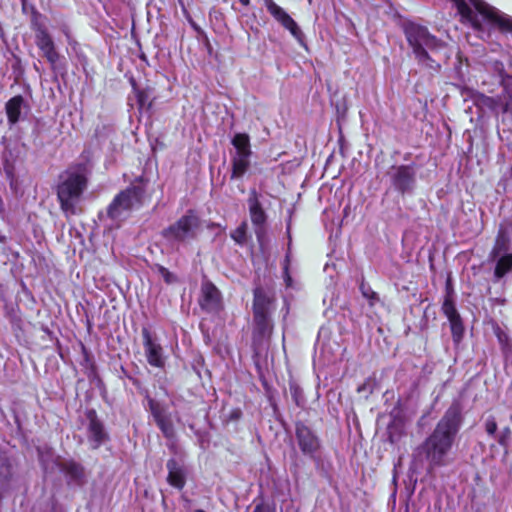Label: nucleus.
Masks as SVG:
<instances>
[{"label": "nucleus", "instance_id": "1", "mask_svg": "<svg viewBox=\"0 0 512 512\" xmlns=\"http://www.w3.org/2000/svg\"><path fill=\"white\" fill-rule=\"evenodd\" d=\"M463 422L462 407L454 402L437 423L432 434L425 440L423 450L431 467L444 466Z\"/></svg>", "mask_w": 512, "mask_h": 512}, {"label": "nucleus", "instance_id": "2", "mask_svg": "<svg viewBox=\"0 0 512 512\" xmlns=\"http://www.w3.org/2000/svg\"><path fill=\"white\" fill-rule=\"evenodd\" d=\"M457 7L463 23L479 33L489 34L491 29L512 32V17L482 0H451Z\"/></svg>", "mask_w": 512, "mask_h": 512}, {"label": "nucleus", "instance_id": "3", "mask_svg": "<svg viewBox=\"0 0 512 512\" xmlns=\"http://www.w3.org/2000/svg\"><path fill=\"white\" fill-rule=\"evenodd\" d=\"M404 34L420 65L433 70L440 68V64L432 58L429 52L444 59L450 57L447 44L431 34L426 26L415 22H408L404 25Z\"/></svg>", "mask_w": 512, "mask_h": 512}, {"label": "nucleus", "instance_id": "4", "mask_svg": "<svg viewBox=\"0 0 512 512\" xmlns=\"http://www.w3.org/2000/svg\"><path fill=\"white\" fill-rule=\"evenodd\" d=\"M87 186V179L79 168H69L61 174L57 186V198L66 217L79 212V203Z\"/></svg>", "mask_w": 512, "mask_h": 512}, {"label": "nucleus", "instance_id": "5", "mask_svg": "<svg viewBox=\"0 0 512 512\" xmlns=\"http://www.w3.org/2000/svg\"><path fill=\"white\" fill-rule=\"evenodd\" d=\"M146 185L147 183L143 178H136L130 186L115 196L108 206V216L115 221H121L133 209L139 208L143 203Z\"/></svg>", "mask_w": 512, "mask_h": 512}, {"label": "nucleus", "instance_id": "6", "mask_svg": "<svg viewBox=\"0 0 512 512\" xmlns=\"http://www.w3.org/2000/svg\"><path fill=\"white\" fill-rule=\"evenodd\" d=\"M199 228V217L195 212L189 210L174 224L166 228L163 231V236L171 242L186 243L196 238Z\"/></svg>", "mask_w": 512, "mask_h": 512}, {"label": "nucleus", "instance_id": "7", "mask_svg": "<svg viewBox=\"0 0 512 512\" xmlns=\"http://www.w3.org/2000/svg\"><path fill=\"white\" fill-rule=\"evenodd\" d=\"M489 259L495 263L494 278L500 280L512 271V252H510V238L500 230L495 240Z\"/></svg>", "mask_w": 512, "mask_h": 512}, {"label": "nucleus", "instance_id": "8", "mask_svg": "<svg viewBox=\"0 0 512 512\" xmlns=\"http://www.w3.org/2000/svg\"><path fill=\"white\" fill-rule=\"evenodd\" d=\"M32 30L35 32V43L42 55L51 65L53 70L57 69L60 60V54L56 49L54 40L49 33L47 27L40 21V15H35L31 22Z\"/></svg>", "mask_w": 512, "mask_h": 512}, {"label": "nucleus", "instance_id": "9", "mask_svg": "<svg viewBox=\"0 0 512 512\" xmlns=\"http://www.w3.org/2000/svg\"><path fill=\"white\" fill-rule=\"evenodd\" d=\"M295 440L301 453L312 460L320 457L321 441L315 431L302 422L295 424Z\"/></svg>", "mask_w": 512, "mask_h": 512}, {"label": "nucleus", "instance_id": "10", "mask_svg": "<svg viewBox=\"0 0 512 512\" xmlns=\"http://www.w3.org/2000/svg\"><path fill=\"white\" fill-rule=\"evenodd\" d=\"M392 187L399 193H411L416 186L414 165H395L388 172Z\"/></svg>", "mask_w": 512, "mask_h": 512}, {"label": "nucleus", "instance_id": "11", "mask_svg": "<svg viewBox=\"0 0 512 512\" xmlns=\"http://www.w3.org/2000/svg\"><path fill=\"white\" fill-rule=\"evenodd\" d=\"M147 402L149 411L164 437L169 440L173 439L175 437V429L172 414L169 412L168 407L151 397H147Z\"/></svg>", "mask_w": 512, "mask_h": 512}, {"label": "nucleus", "instance_id": "12", "mask_svg": "<svg viewBox=\"0 0 512 512\" xmlns=\"http://www.w3.org/2000/svg\"><path fill=\"white\" fill-rule=\"evenodd\" d=\"M247 204L254 232L260 241L266 232L267 214L260 202V194L255 189L250 190Z\"/></svg>", "mask_w": 512, "mask_h": 512}, {"label": "nucleus", "instance_id": "13", "mask_svg": "<svg viewBox=\"0 0 512 512\" xmlns=\"http://www.w3.org/2000/svg\"><path fill=\"white\" fill-rule=\"evenodd\" d=\"M145 357L149 365L156 368H163L165 365L164 350L150 330L144 327L141 331Z\"/></svg>", "mask_w": 512, "mask_h": 512}, {"label": "nucleus", "instance_id": "14", "mask_svg": "<svg viewBox=\"0 0 512 512\" xmlns=\"http://www.w3.org/2000/svg\"><path fill=\"white\" fill-rule=\"evenodd\" d=\"M264 4L267 11L273 16V18L287 29L296 40L302 42L303 33L301 29L283 8L273 0H264Z\"/></svg>", "mask_w": 512, "mask_h": 512}, {"label": "nucleus", "instance_id": "15", "mask_svg": "<svg viewBox=\"0 0 512 512\" xmlns=\"http://www.w3.org/2000/svg\"><path fill=\"white\" fill-rule=\"evenodd\" d=\"M199 304L206 312L216 313L220 311L222 308L221 294L213 283L209 281L202 283Z\"/></svg>", "mask_w": 512, "mask_h": 512}, {"label": "nucleus", "instance_id": "16", "mask_svg": "<svg viewBox=\"0 0 512 512\" xmlns=\"http://www.w3.org/2000/svg\"><path fill=\"white\" fill-rule=\"evenodd\" d=\"M86 416L89 420L88 440L91 443L92 448L97 449L106 440L107 434L94 410H89Z\"/></svg>", "mask_w": 512, "mask_h": 512}, {"label": "nucleus", "instance_id": "17", "mask_svg": "<svg viewBox=\"0 0 512 512\" xmlns=\"http://www.w3.org/2000/svg\"><path fill=\"white\" fill-rule=\"evenodd\" d=\"M25 100L21 95H16L8 100L5 110L10 125H14L22 118L23 110L26 109Z\"/></svg>", "mask_w": 512, "mask_h": 512}, {"label": "nucleus", "instance_id": "18", "mask_svg": "<svg viewBox=\"0 0 512 512\" xmlns=\"http://www.w3.org/2000/svg\"><path fill=\"white\" fill-rule=\"evenodd\" d=\"M272 331L270 314H254V341L268 338Z\"/></svg>", "mask_w": 512, "mask_h": 512}, {"label": "nucleus", "instance_id": "19", "mask_svg": "<svg viewBox=\"0 0 512 512\" xmlns=\"http://www.w3.org/2000/svg\"><path fill=\"white\" fill-rule=\"evenodd\" d=\"M252 154H231V179H240L250 168Z\"/></svg>", "mask_w": 512, "mask_h": 512}, {"label": "nucleus", "instance_id": "20", "mask_svg": "<svg viewBox=\"0 0 512 512\" xmlns=\"http://www.w3.org/2000/svg\"><path fill=\"white\" fill-rule=\"evenodd\" d=\"M168 477L167 480L170 485L175 488L182 489L185 485V472L175 459H170L167 462Z\"/></svg>", "mask_w": 512, "mask_h": 512}, {"label": "nucleus", "instance_id": "21", "mask_svg": "<svg viewBox=\"0 0 512 512\" xmlns=\"http://www.w3.org/2000/svg\"><path fill=\"white\" fill-rule=\"evenodd\" d=\"M270 299L265 291L257 287L254 289L253 313L254 314H270Z\"/></svg>", "mask_w": 512, "mask_h": 512}, {"label": "nucleus", "instance_id": "22", "mask_svg": "<svg viewBox=\"0 0 512 512\" xmlns=\"http://www.w3.org/2000/svg\"><path fill=\"white\" fill-rule=\"evenodd\" d=\"M231 144L234 147V152H231V154H252L250 137L246 133H236L231 140Z\"/></svg>", "mask_w": 512, "mask_h": 512}, {"label": "nucleus", "instance_id": "23", "mask_svg": "<svg viewBox=\"0 0 512 512\" xmlns=\"http://www.w3.org/2000/svg\"><path fill=\"white\" fill-rule=\"evenodd\" d=\"M64 472L70 481L80 484L84 478V470L80 464L75 462H67L63 467Z\"/></svg>", "mask_w": 512, "mask_h": 512}, {"label": "nucleus", "instance_id": "24", "mask_svg": "<svg viewBox=\"0 0 512 512\" xmlns=\"http://www.w3.org/2000/svg\"><path fill=\"white\" fill-rule=\"evenodd\" d=\"M442 311L449 321L460 317L453 300L449 296L443 302Z\"/></svg>", "mask_w": 512, "mask_h": 512}, {"label": "nucleus", "instance_id": "25", "mask_svg": "<svg viewBox=\"0 0 512 512\" xmlns=\"http://www.w3.org/2000/svg\"><path fill=\"white\" fill-rule=\"evenodd\" d=\"M454 342H459L464 333L461 317L449 321Z\"/></svg>", "mask_w": 512, "mask_h": 512}, {"label": "nucleus", "instance_id": "26", "mask_svg": "<svg viewBox=\"0 0 512 512\" xmlns=\"http://www.w3.org/2000/svg\"><path fill=\"white\" fill-rule=\"evenodd\" d=\"M360 290L362 295L370 301V305H374L377 301H379L378 294L364 283L360 285Z\"/></svg>", "mask_w": 512, "mask_h": 512}, {"label": "nucleus", "instance_id": "27", "mask_svg": "<svg viewBox=\"0 0 512 512\" xmlns=\"http://www.w3.org/2000/svg\"><path fill=\"white\" fill-rule=\"evenodd\" d=\"M157 271L167 284L176 282L177 277L164 266L157 265Z\"/></svg>", "mask_w": 512, "mask_h": 512}, {"label": "nucleus", "instance_id": "28", "mask_svg": "<svg viewBox=\"0 0 512 512\" xmlns=\"http://www.w3.org/2000/svg\"><path fill=\"white\" fill-rule=\"evenodd\" d=\"M231 237L237 242V243H243L246 239V224L243 223L241 226H239L232 234Z\"/></svg>", "mask_w": 512, "mask_h": 512}, {"label": "nucleus", "instance_id": "29", "mask_svg": "<svg viewBox=\"0 0 512 512\" xmlns=\"http://www.w3.org/2000/svg\"><path fill=\"white\" fill-rule=\"evenodd\" d=\"M505 92L509 97V100L504 104L503 112H511L512 113V79L508 81L505 85Z\"/></svg>", "mask_w": 512, "mask_h": 512}, {"label": "nucleus", "instance_id": "30", "mask_svg": "<svg viewBox=\"0 0 512 512\" xmlns=\"http://www.w3.org/2000/svg\"><path fill=\"white\" fill-rule=\"evenodd\" d=\"M485 430L488 435L495 437L497 431V423L494 417L490 416L486 419Z\"/></svg>", "mask_w": 512, "mask_h": 512}, {"label": "nucleus", "instance_id": "31", "mask_svg": "<svg viewBox=\"0 0 512 512\" xmlns=\"http://www.w3.org/2000/svg\"><path fill=\"white\" fill-rule=\"evenodd\" d=\"M288 263H289V253H287V255L285 257V263H284V267H283V270H284L283 276H284V281L286 283V286L291 287L292 286V278L288 272Z\"/></svg>", "mask_w": 512, "mask_h": 512}, {"label": "nucleus", "instance_id": "32", "mask_svg": "<svg viewBox=\"0 0 512 512\" xmlns=\"http://www.w3.org/2000/svg\"><path fill=\"white\" fill-rule=\"evenodd\" d=\"M4 171H5L6 175H7V178L10 180V186L13 188L14 184H15V175H14V171H13L12 165L6 163L4 165Z\"/></svg>", "mask_w": 512, "mask_h": 512}, {"label": "nucleus", "instance_id": "33", "mask_svg": "<svg viewBox=\"0 0 512 512\" xmlns=\"http://www.w3.org/2000/svg\"><path fill=\"white\" fill-rule=\"evenodd\" d=\"M394 430H396L395 426L388 427V439L392 444L396 443L401 436V433H396Z\"/></svg>", "mask_w": 512, "mask_h": 512}, {"label": "nucleus", "instance_id": "34", "mask_svg": "<svg viewBox=\"0 0 512 512\" xmlns=\"http://www.w3.org/2000/svg\"><path fill=\"white\" fill-rule=\"evenodd\" d=\"M239 1H240V3H241L242 5H244V6H248V5H249V3H250V0H239Z\"/></svg>", "mask_w": 512, "mask_h": 512}, {"label": "nucleus", "instance_id": "35", "mask_svg": "<svg viewBox=\"0 0 512 512\" xmlns=\"http://www.w3.org/2000/svg\"><path fill=\"white\" fill-rule=\"evenodd\" d=\"M253 512H262V509L260 506H256Z\"/></svg>", "mask_w": 512, "mask_h": 512}, {"label": "nucleus", "instance_id": "36", "mask_svg": "<svg viewBox=\"0 0 512 512\" xmlns=\"http://www.w3.org/2000/svg\"><path fill=\"white\" fill-rule=\"evenodd\" d=\"M3 210V201L2 199L0 198V212Z\"/></svg>", "mask_w": 512, "mask_h": 512}, {"label": "nucleus", "instance_id": "37", "mask_svg": "<svg viewBox=\"0 0 512 512\" xmlns=\"http://www.w3.org/2000/svg\"><path fill=\"white\" fill-rule=\"evenodd\" d=\"M63 32L66 36H68V30L66 28L63 29Z\"/></svg>", "mask_w": 512, "mask_h": 512}, {"label": "nucleus", "instance_id": "38", "mask_svg": "<svg viewBox=\"0 0 512 512\" xmlns=\"http://www.w3.org/2000/svg\"><path fill=\"white\" fill-rule=\"evenodd\" d=\"M4 239H5V237L1 236V237H0V242H3V241H4Z\"/></svg>", "mask_w": 512, "mask_h": 512}, {"label": "nucleus", "instance_id": "39", "mask_svg": "<svg viewBox=\"0 0 512 512\" xmlns=\"http://www.w3.org/2000/svg\"><path fill=\"white\" fill-rule=\"evenodd\" d=\"M498 442H499L500 444H503V440H502V438H500V439L498 440Z\"/></svg>", "mask_w": 512, "mask_h": 512}]
</instances>
